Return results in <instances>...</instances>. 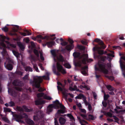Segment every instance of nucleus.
Segmentation results:
<instances>
[{"label":"nucleus","mask_w":125,"mask_h":125,"mask_svg":"<svg viewBox=\"0 0 125 125\" xmlns=\"http://www.w3.org/2000/svg\"><path fill=\"white\" fill-rule=\"evenodd\" d=\"M43 81V79L41 76H36L33 78V80H30V83L32 86L35 88L39 89L38 91L39 92L43 91L44 90L41 87V83Z\"/></svg>","instance_id":"nucleus-1"},{"label":"nucleus","mask_w":125,"mask_h":125,"mask_svg":"<svg viewBox=\"0 0 125 125\" xmlns=\"http://www.w3.org/2000/svg\"><path fill=\"white\" fill-rule=\"evenodd\" d=\"M4 110L5 112H11L15 121L19 122H23V121H22L21 119L23 118H27L28 117L27 115L25 113H24L23 114V116L21 114L18 115L14 114L13 112L11 111V109L9 108L4 107Z\"/></svg>","instance_id":"nucleus-2"},{"label":"nucleus","mask_w":125,"mask_h":125,"mask_svg":"<svg viewBox=\"0 0 125 125\" xmlns=\"http://www.w3.org/2000/svg\"><path fill=\"white\" fill-rule=\"evenodd\" d=\"M98 68L97 67L96 65L95 66V71H100L105 74H107L108 73V71L106 68V63H98Z\"/></svg>","instance_id":"nucleus-3"},{"label":"nucleus","mask_w":125,"mask_h":125,"mask_svg":"<svg viewBox=\"0 0 125 125\" xmlns=\"http://www.w3.org/2000/svg\"><path fill=\"white\" fill-rule=\"evenodd\" d=\"M14 63L13 60L10 58L8 59L6 62H4L5 66L8 70L11 71L13 68L12 65Z\"/></svg>","instance_id":"nucleus-4"},{"label":"nucleus","mask_w":125,"mask_h":125,"mask_svg":"<svg viewBox=\"0 0 125 125\" xmlns=\"http://www.w3.org/2000/svg\"><path fill=\"white\" fill-rule=\"evenodd\" d=\"M68 41L69 42L70 44L67 45L65 47V48H63L62 49V51L65 52L66 50L69 51L72 49L74 47V45L73 44L74 41L72 39L69 38L68 40Z\"/></svg>","instance_id":"nucleus-5"},{"label":"nucleus","mask_w":125,"mask_h":125,"mask_svg":"<svg viewBox=\"0 0 125 125\" xmlns=\"http://www.w3.org/2000/svg\"><path fill=\"white\" fill-rule=\"evenodd\" d=\"M44 114L43 112L40 111L37 115L33 116V119L35 121H42L44 119Z\"/></svg>","instance_id":"nucleus-6"},{"label":"nucleus","mask_w":125,"mask_h":125,"mask_svg":"<svg viewBox=\"0 0 125 125\" xmlns=\"http://www.w3.org/2000/svg\"><path fill=\"white\" fill-rule=\"evenodd\" d=\"M74 65L75 66H79L81 67V73L85 75L87 74V71H88V67L87 66L81 67V63L79 62H75Z\"/></svg>","instance_id":"nucleus-7"},{"label":"nucleus","mask_w":125,"mask_h":125,"mask_svg":"<svg viewBox=\"0 0 125 125\" xmlns=\"http://www.w3.org/2000/svg\"><path fill=\"white\" fill-rule=\"evenodd\" d=\"M56 66L58 71L61 72L62 74H65L66 73V71L63 68L62 66L61 65L60 62H58L56 63Z\"/></svg>","instance_id":"nucleus-8"},{"label":"nucleus","mask_w":125,"mask_h":125,"mask_svg":"<svg viewBox=\"0 0 125 125\" xmlns=\"http://www.w3.org/2000/svg\"><path fill=\"white\" fill-rule=\"evenodd\" d=\"M0 46V49H2V51L1 52V54L3 56L6 55L7 54V52L5 48L6 45L3 43H1Z\"/></svg>","instance_id":"nucleus-9"},{"label":"nucleus","mask_w":125,"mask_h":125,"mask_svg":"<svg viewBox=\"0 0 125 125\" xmlns=\"http://www.w3.org/2000/svg\"><path fill=\"white\" fill-rule=\"evenodd\" d=\"M94 41L95 42H99V44L101 45V47H99L98 48H103L104 49L106 48V46L104 45L103 42L102 41H101L100 39L98 38H96L94 40Z\"/></svg>","instance_id":"nucleus-10"},{"label":"nucleus","mask_w":125,"mask_h":125,"mask_svg":"<svg viewBox=\"0 0 125 125\" xmlns=\"http://www.w3.org/2000/svg\"><path fill=\"white\" fill-rule=\"evenodd\" d=\"M93 61V60L91 59H88V56H86L85 57H84L82 60V63L85 64L86 63V61H87L88 62H91Z\"/></svg>","instance_id":"nucleus-11"},{"label":"nucleus","mask_w":125,"mask_h":125,"mask_svg":"<svg viewBox=\"0 0 125 125\" xmlns=\"http://www.w3.org/2000/svg\"><path fill=\"white\" fill-rule=\"evenodd\" d=\"M21 82L18 80H14L12 83L13 85L14 86H21Z\"/></svg>","instance_id":"nucleus-12"},{"label":"nucleus","mask_w":125,"mask_h":125,"mask_svg":"<svg viewBox=\"0 0 125 125\" xmlns=\"http://www.w3.org/2000/svg\"><path fill=\"white\" fill-rule=\"evenodd\" d=\"M52 105V104H50L47 107V113L48 114H49L53 110L51 106Z\"/></svg>","instance_id":"nucleus-13"},{"label":"nucleus","mask_w":125,"mask_h":125,"mask_svg":"<svg viewBox=\"0 0 125 125\" xmlns=\"http://www.w3.org/2000/svg\"><path fill=\"white\" fill-rule=\"evenodd\" d=\"M26 123L29 125H33L35 124V123L30 118H28L25 120Z\"/></svg>","instance_id":"nucleus-14"},{"label":"nucleus","mask_w":125,"mask_h":125,"mask_svg":"<svg viewBox=\"0 0 125 125\" xmlns=\"http://www.w3.org/2000/svg\"><path fill=\"white\" fill-rule=\"evenodd\" d=\"M45 102L44 101H40L39 100H37L35 101V104L36 105L42 104L45 103Z\"/></svg>","instance_id":"nucleus-15"},{"label":"nucleus","mask_w":125,"mask_h":125,"mask_svg":"<svg viewBox=\"0 0 125 125\" xmlns=\"http://www.w3.org/2000/svg\"><path fill=\"white\" fill-rule=\"evenodd\" d=\"M22 107L23 109L26 112H30L33 111V109H29L25 105H23L22 106Z\"/></svg>","instance_id":"nucleus-16"},{"label":"nucleus","mask_w":125,"mask_h":125,"mask_svg":"<svg viewBox=\"0 0 125 125\" xmlns=\"http://www.w3.org/2000/svg\"><path fill=\"white\" fill-rule=\"evenodd\" d=\"M66 121L65 119L62 117L60 118L59 119V123L61 125H63L65 124Z\"/></svg>","instance_id":"nucleus-17"},{"label":"nucleus","mask_w":125,"mask_h":125,"mask_svg":"<svg viewBox=\"0 0 125 125\" xmlns=\"http://www.w3.org/2000/svg\"><path fill=\"white\" fill-rule=\"evenodd\" d=\"M81 53L80 52H74L73 55L74 58H78L80 57Z\"/></svg>","instance_id":"nucleus-18"},{"label":"nucleus","mask_w":125,"mask_h":125,"mask_svg":"<svg viewBox=\"0 0 125 125\" xmlns=\"http://www.w3.org/2000/svg\"><path fill=\"white\" fill-rule=\"evenodd\" d=\"M57 59L59 61L61 62H63L65 61L64 57L61 55H60L59 57H57Z\"/></svg>","instance_id":"nucleus-19"},{"label":"nucleus","mask_w":125,"mask_h":125,"mask_svg":"<svg viewBox=\"0 0 125 125\" xmlns=\"http://www.w3.org/2000/svg\"><path fill=\"white\" fill-rule=\"evenodd\" d=\"M48 37L47 36H45L44 37L42 36L41 35H39L37 36L36 38L42 39H46L48 40Z\"/></svg>","instance_id":"nucleus-20"},{"label":"nucleus","mask_w":125,"mask_h":125,"mask_svg":"<svg viewBox=\"0 0 125 125\" xmlns=\"http://www.w3.org/2000/svg\"><path fill=\"white\" fill-rule=\"evenodd\" d=\"M54 43L55 42L53 41H49L47 42L46 43V44L49 47H51L54 44Z\"/></svg>","instance_id":"nucleus-21"},{"label":"nucleus","mask_w":125,"mask_h":125,"mask_svg":"<svg viewBox=\"0 0 125 125\" xmlns=\"http://www.w3.org/2000/svg\"><path fill=\"white\" fill-rule=\"evenodd\" d=\"M17 44L21 49L22 51H23L24 49V47L22 44L20 42H18Z\"/></svg>","instance_id":"nucleus-22"},{"label":"nucleus","mask_w":125,"mask_h":125,"mask_svg":"<svg viewBox=\"0 0 125 125\" xmlns=\"http://www.w3.org/2000/svg\"><path fill=\"white\" fill-rule=\"evenodd\" d=\"M107 89L110 91H113L114 90V88L110 85H107L106 86Z\"/></svg>","instance_id":"nucleus-23"},{"label":"nucleus","mask_w":125,"mask_h":125,"mask_svg":"<svg viewBox=\"0 0 125 125\" xmlns=\"http://www.w3.org/2000/svg\"><path fill=\"white\" fill-rule=\"evenodd\" d=\"M11 95L14 97H16L17 95V93L15 91L12 90L10 91Z\"/></svg>","instance_id":"nucleus-24"},{"label":"nucleus","mask_w":125,"mask_h":125,"mask_svg":"<svg viewBox=\"0 0 125 125\" xmlns=\"http://www.w3.org/2000/svg\"><path fill=\"white\" fill-rule=\"evenodd\" d=\"M51 52L54 58L57 57V55L55 50H51Z\"/></svg>","instance_id":"nucleus-25"},{"label":"nucleus","mask_w":125,"mask_h":125,"mask_svg":"<svg viewBox=\"0 0 125 125\" xmlns=\"http://www.w3.org/2000/svg\"><path fill=\"white\" fill-rule=\"evenodd\" d=\"M46 74L47 75V76H45L44 75L42 76V78L46 80H49V73L48 72H47L46 73Z\"/></svg>","instance_id":"nucleus-26"},{"label":"nucleus","mask_w":125,"mask_h":125,"mask_svg":"<svg viewBox=\"0 0 125 125\" xmlns=\"http://www.w3.org/2000/svg\"><path fill=\"white\" fill-rule=\"evenodd\" d=\"M67 116L70 118L71 121H73L75 120L74 117L71 114H68Z\"/></svg>","instance_id":"nucleus-27"},{"label":"nucleus","mask_w":125,"mask_h":125,"mask_svg":"<svg viewBox=\"0 0 125 125\" xmlns=\"http://www.w3.org/2000/svg\"><path fill=\"white\" fill-rule=\"evenodd\" d=\"M25 71H29L32 72L33 71L32 68L29 66H27L25 69Z\"/></svg>","instance_id":"nucleus-28"},{"label":"nucleus","mask_w":125,"mask_h":125,"mask_svg":"<svg viewBox=\"0 0 125 125\" xmlns=\"http://www.w3.org/2000/svg\"><path fill=\"white\" fill-rule=\"evenodd\" d=\"M63 95L65 97H67V95H70V97L72 98H73L74 97V95L73 94H71L70 93H69L67 94V93H66L65 92L63 93Z\"/></svg>","instance_id":"nucleus-29"},{"label":"nucleus","mask_w":125,"mask_h":125,"mask_svg":"<svg viewBox=\"0 0 125 125\" xmlns=\"http://www.w3.org/2000/svg\"><path fill=\"white\" fill-rule=\"evenodd\" d=\"M16 110L20 112H23L24 111L23 109L20 106H17L16 108Z\"/></svg>","instance_id":"nucleus-30"},{"label":"nucleus","mask_w":125,"mask_h":125,"mask_svg":"<svg viewBox=\"0 0 125 125\" xmlns=\"http://www.w3.org/2000/svg\"><path fill=\"white\" fill-rule=\"evenodd\" d=\"M2 38L3 40L6 39L7 40H9L10 38L8 37H6L4 36L1 35H0V38Z\"/></svg>","instance_id":"nucleus-31"},{"label":"nucleus","mask_w":125,"mask_h":125,"mask_svg":"<svg viewBox=\"0 0 125 125\" xmlns=\"http://www.w3.org/2000/svg\"><path fill=\"white\" fill-rule=\"evenodd\" d=\"M63 66L65 67L68 69H70L71 67V66L68 63H65L64 64Z\"/></svg>","instance_id":"nucleus-32"},{"label":"nucleus","mask_w":125,"mask_h":125,"mask_svg":"<svg viewBox=\"0 0 125 125\" xmlns=\"http://www.w3.org/2000/svg\"><path fill=\"white\" fill-rule=\"evenodd\" d=\"M87 118H88V120H94L95 119V118L94 116L90 114L88 115Z\"/></svg>","instance_id":"nucleus-33"},{"label":"nucleus","mask_w":125,"mask_h":125,"mask_svg":"<svg viewBox=\"0 0 125 125\" xmlns=\"http://www.w3.org/2000/svg\"><path fill=\"white\" fill-rule=\"evenodd\" d=\"M12 52L14 55L16 57H19L20 54L18 52L14 50H12Z\"/></svg>","instance_id":"nucleus-34"},{"label":"nucleus","mask_w":125,"mask_h":125,"mask_svg":"<svg viewBox=\"0 0 125 125\" xmlns=\"http://www.w3.org/2000/svg\"><path fill=\"white\" fill-rule=\"evenodd\" d=\"M29 74H26L25 76L22 78L23 80H28L29 79Z\"/></svg>","instance_id":"nucleus-35"},{"label":"nucleus","mask_w":125,"mask_h":125,"mask_svg":"<svg viewBox=\"0 0 125 125\" xmlns=\"http://www.w3.org/2000/svg\"><path fill=\"white\" fill-rule=\"evenodd\" d=\"M83 97H84V95L82 94H79L77 96L75 97V98L76 99H81Z\"/></svg>","instance_id":"nucleus-36"},{"label":"nucleus","mask_w":125,"mask_h":125,"mask_svg":"<svg viewBox=\"0 0 125 125\" xmlns=\"http://www.w3.org/2000/svg\"><path fill=\"white\" fill-rule=\"evenodd\" d=\"M44 95V93H41L37 94V96L38 98H40L43 96V97Z\"/></svg>","instance_id":"nucleus-37"},{"label":"nucleus","mask_w":125,"mask_h":125,"mask_svg":"<svg viewBox=\"0 0 125 125\" xmlns=\"http://www.w3.org/2000/svg\"><path fill=\"white\" fill-rule=\"evenodd\" d=\"M64 111L62 110H59L57 111V114L58 115H60L61 114H64Z\"/></svg>","instance_id":"nucleus-38"},{"label":"nucleus","mask_w":125,"mask_h":125,"mask_svg":"<svg viewBox=\"0 0 125 125\" xmlns=\"http://www.w3.org/2000/svg\"><path fill=\"white\" fill-rule=\"evenodd\" d=\"M32 64L33 65V67L34 69L36 72H39V71L38 70V68L36 64H34L32 63Z\"/></svg>","instance_id":"nucleus-39"},{"label":"nucleus","mask_w":125,"mask_h":125,"mask_svg":"<svg viewBox=\"0 0 125 125\" xmlns=\"http://www.w3.org/2000/svg\"><path fill=\"white\" fill-rule=\"evenodd\" d=\"M43 98L45 99L49 100H50L52 99L51 97L46 95H44Z\"/></svg>","instance_id":"nucleus-40"},{"label":"nucleus","mask_w":125,"mask_h":125,"mask_svg":"<svg viewBox=\"0 0 125 125\" xmlns=\"http://www.w3.org/2000/svg\"><path fill=\"white\" fill-rule=\"evenodd\" d=\"M52 105V109L54 108L55 109H58L59 108V106L57 105H55V104H51Z\"/></svg>","instance_id":"nucleus-41"},{"label":"nucleus","mask_w":125,"mask_h":125,"mask_svg":"<svg viewBox=\"0 0 125 125\" xmlns=\"http://www.w3.org/2000/svg\"><path fill=\"white\" fill-rule=\"evenodd\" d=\"M33 52L35 55L38 57L39 56V53L38 51L36 49H34L33 51Z\"/></svg>","instance_id":"nucleus-42"},{"label":"nucleus","mask_w":125,"mask_h":125,"mask_svg":"<svg viewBox=\"0 0 125 125\" xmlns=\"http://www.w3.org/2000/svg\"><path fill=\"white\" fill-rule=\"evenodd\" d=\"M9 104L10 106V107H13L15 106V103L12 101H10L9 103Z\"/></svg>","instance_id":"nucleus-43"},{"label":"nucleus","mask_w":125,"mask_h":125,"mask_svg":"<svg viewBox=\"0 0 125 125\" xmlns=\"http://www.w3.org/2000/svg\"><path fill=\"white\" fill-rule=\"evenodd\" d=\"M2 29L3 31L5 32H8L9 31L8 28L6 26H5V27L2 28Z\"/></svg>","instance_id":"nucleus-44"},{"label":"nucleus","mask_w":125,"mask_h":125,"mask_svg":"<svg viewBox=\"0 0 125 125\" xmlns=\"http://www.w3.org/2000/svg\"><path fill=\"white\" fill-rule=\"evenodd\" d=\"M2 119L4 121L7 122V123L8 124L10 123V122L7 118L6 117H4L2 118Z\"/></svg>","instance_id":"nucleus-45"},{"label":"nucleus","mask_w":125,"mask_h":125,"mask_svg":"<svg viewBox=\"0 0 125 125\" xmlns=\"http://www.w3.org/2000/svg\"><path fill=\"white\" fill-rule=\"evenodd\" d=\"M109 97V95L108 94L106 95L104 94V100L105 101H106Z\"/></svg>","instance_id":"nucleus-46"},{"label":"nucleus","mask_w":125,"mask_h":125,"mask_svg":"<svg viewBox=\"0 0 125 125\" xmlns=\"http://www.w3.org/2000/svg\"><path fill=\"white\" fill-rule=\"evenodd\" d=\"M113 117L114 118V119L115 120V122L118 123L119 121V119L115 115L113 116Z\"/></svg>","instance_id":"nucleus-47"},{"label":"nucleus","mask_w":125,"mask_h":125,"mask_svg":"<svg viewBox=\"0 0 125 125\" xmlns=\"http://www.w3.org/2000/svg\"><path fill=\"white\" fill-rule=\"evenodd\" d=\"M73 89L74 90V91H76L78 92H81V91L79 89L77 88V87L76 85H74L73 86Z\"/></svg>","instance_id":"nucleus-48"},{"label":"nucleus","mask_w":125,"mask_h":125,"mask_svg":"<svg viewBox=\"0 0 125 125\" xmlns=\"http://www.w3.org/2000/svg\"><path fill=\"white\" fill-rule=\"evenodd\" d=\"M80 115L82 117H83V118L87 120H88V118H87L88 117L86 115L82 114H81Z\"/></svg>","instance_id":"nucleus-49"},{"label":"nucleus","mask_w":125,"mask_h":125,"mask_svg":"<svg viewBox=\"0 0 125 125\" xmlns=\"http://www.w3.org/2000/svg\"><path fill=\"white\" fill-rule=\"evenodd\" d=\"M106 58V56H101L100 57L101 60L103 62L105 61Z\"/></svg>","instance_id":"nucleus-50"},{"label":"nucleus","mask_w":125,"mask_h":125,"mask_svg":"<svg viewBox=\"0 0 125 125\" xmlns=\"http://www.w3.org/2000/svg\"><path fill=\"white\" fill-rule=\"evenodd\" d=\"M106 77L107 78H108L109 79L112 80H113L114 79V78L112 76H108V75H106Z\"/></svg>","instance_id":"nucleus-51"},{"label":"nucleus","mask_w":125,"mask_h":125,"mask_svg":"<svg viewBox=\"0 0 125 125\" xmlns=\"http://www.w3.org/2000/svg\"><path fill=\"white\" fill-rule=\"evenodd\" d=\"M53 103L55 105H59L60 104V103L59 101L57 100H56L55 101L53 102Z\"/></svg>","instance_id":"nucleus-52"},{"label":"nucleus","mask_w":125,"mask_h":125,"mask_svg":"<svg viewBox=\"0 0 125 125\" xmlns=\"http://www.w3.org/2000/svg\"><path fill=\"white\" fill-rule=\"evenodd\" d=\"M67 44V42H66L63 41L61 43V44L62 46H65Z\"/></svg>","instance_id":"nucleus-53"},{"label":"nucleus","mask_w":125,"mask_h":125,"mask_svg":"<svg viewBox=\"0 0 125 125\" xmlns=\"http://www.w3.org/2000/svg\"><path fill=\"white\" fill-rule=\"evenodd\" d=\"M98 53L100 55H102L104 54V51L103 50H100L98 51Z\"/></svg>","instance_id":"nucleus-54"},{"label":"nucleus","mask_w":125,"mask_h":125,"mask_svg":"<svg viewBox=\"0 0 125 125\" xmlns=\"http://www.w3.org/2000/svg\"><path fill=\"white\" fill-rule=\"evenodd\" d=\"M19 33L20 34L23 36H25L27 35L26 33L24 32H19Z\"/></svg>","instance_id":"nucleus-55"},{"label":"nucleus","mask_w":125,"mask_h":125,"mask_svg":"<svg viewBox=\"0 0 125 125\" xmlns=\"http://www.w3.org/2000/svg\"><path fill=\"white\" fill-rule=\"evenodd\" d=\"M40 59L44 61V58L42 55V54L41 53H40Z\"/></svg>","instance_id":"nucleus-56"},{"label":"nucleus","mask_w":125,"mask_h":125,"mask_svg":"<svg viewBox=\"0 0 125 125\" xmlns=\"http://www.w3.org/2000/svg\"><path fill=\"white\" fill-rule=\"evenodd\" d=\"M92 93L93 94V96L94 98L95 99H96L97 96V95L96 94L95 92H93Z\"/></svg>","instance_id":"nucleus-57"},{"label":"nucleus","mask_w":125,"mask_h":125,"mask_svg":"<svg viewBox=\"0 0 125 125\" xmlns=\"http://www.w3.org/2000/svg\"><path fill=\"white\" fill-rule=\"evenodd\" d=\"M102 104L103 105L104 107H106L107 106V103L106 102H102Z\"/></svg>","instance_id":"nucleus-58"},{"label":"nucleus","mask_w":125,"mask_h":125,"mask_svg":"<svg viewBox=\"0 0 125 125\" xmlns=\"http://www.w3.org/2000/svg\"><path fill=\"white\" fill-rule=\"evenodd\" d=\"M88 109L89 111H91L92 109V107L90 104H89L88 105Z\"/></svg>","instance_id":"nucleus-59"},{"label":"nucleus","mask_w":125,"mask_h":125,"mask_svg":"<svg viewBox=\"0 0 125 125\" xmlns=\"http://www.w3.org/2000/svg\"><path fill=\"white\" fill-rule=\"evenodd\" d=\"M119 38L121 40H124L125 39L124 38L123 36L122 35L121 36L119 35Z\"/></svg>","instance_id":"nucleus-60"},{"label":"nucleus","mask_w":125,"mask_h":125,"mask_svg":"<svg viewBox=\"0 0 125 125\" xmlns=\"http://www.w3.org/2000/svg\"><path fill=\"white\" fill-rule=\"evenodd\" d=\"M59 105L60 107L62 109H64L65 108V107L63 105H62V104L60 103V104Z\"/></svg>","instance_id":"nucleus-61"},{"label":"nucleus","mask_w":125,"mask_h":125,"mask_svg":"<svg viewBox=\"0 0 125 125\" xmlns=\"http://www.w3.org/2000/svg\"><path fill=\"white\" fill-rule=\"evenodd\" d=\"M107 115L110 117H112L113 116H112V114L110 112L108 113H107Z\"/></svg>","instance_id":"nucleus-62"},{"label":"nucleus","mask_w":125,"mask_h":125,"mask_svg":"<svg viewBox=\"0 0 125 125\" xmlns=\"http://www.w3.org/2000/svg\"><path fill=\"white\" fill-rule=\"evenodd\" d=\"M81 42L82 44L84 45H86L87 43L86 41L83 40H82L81 41Z\"/></svg>","instance_id":"nucleus-63"},{"label":"nucleus","mask_w":125,"mask_h":125,"mask_svg":"<svg viewBox=\"0 0 125 125\" xmlns=\"http://www.w3.org/2000/svg\"><path fill=\"white\" fill-rule=\"evenodd\" d=\"M120 113H121V114L125 113V109L124 110H119Z\"/></svg>","instance_id":"nucleus-64"}]
</instances>
